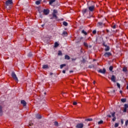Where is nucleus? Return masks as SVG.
Here are the masks:
<instances>
[{
	"instance_id": "nucleus-1",
	"label": "nucleus",
	"mask_w": 128,
	"mask_h": 128,
	"mask_svg": "<svg viewBox=\"0 0 128 128\" xmlns=\"http://www.w3.org/2000/svg\"><path fill=\"white\" fill-rule=\"evenodd\" d=\"M111 115H107V116H108V118H112V116L113 118L112 119V122H115L116 120V112H113L110 113Z\"/></svg>"
},
{
	"instance_id": "nucleus-2",
	"label": "nucleus",
	"mask_w": 128,
	"mask_h": 128,
	"mask_svg": "<svg viewBox=\"0 0 128 128\" xmlns=\"http://www.w3.org/2000/svg\"><path fill=\"white\" fill-rule=\"evenodd\" d=\"M12 76L16 80V82H18V77L16 76V73H14V72H12Z\"/></svg>"
},
{
	"instance_id": "nucleus-3",
	"label": "nucleus",
	"mask_w": 128,
	"mask_h": 128,
	"mask_svg": "<svg viewBox=\"0 0 128 128\" xmlns=\"http://www.w3.org/2000/svg\"><path fill=\"white\" fill-rule=\"evenodd\" d=\"M76 128H84V124L80 123V124H76Z\"/></svg>"
},
{
	"instance_id": "nucleus-4",
	"label": "nucleus",
	"mask_w": 128,
	"mask_h": 128,
	"mask_svg": "<svg viewBox=\"0 0 128 128\" xmlns=\"http://www.w3.org/2000/svg\"><path fill=\"white\" fill-rule=\"evenodd\" d=\"M6 6H10V4H12V0H8L6 2Z\"/></svg>"
},
{
	"instance_id": "nucleus-5",
	"label": "nucleus",
	"mask_w": 128,
	"mask_h": 128,
	"mask_svg": "<svg viewBox=\"0 0 128 128\" xmlns=\"http://www.w3.org/2000/svg\"><path fill=\"white\" fill-rule=\"evenodd\" d=\"M55 2H56V0H50L49 1V4H50V6H54Z\"/></svg>"
},
{
	"instance_id": "nucleus-6",
	"label": "nucleus",
	"mask_w": 128,
	"mask_h": 128,
	"mask_svg": "<svg viewBox=\"0 0 128 128\" xmlns=\"http://www.w3.org/2000/svg\"><path fill=\"white\" fill-rule=\"evenodd\" d=\"M112 56V53L110 52H106L104 54V56H105L106 58H108V56Z\"/></svg>"
},
{
	"instance_id": "nucleus-7",
	"label": "nucleus",
	"mask_w": 128,
	"mask_h": 128,
	"mask_svg": "<svg viewBox=\"0 0 128 128\" xmlns=\"http://www.w3.org/2000/svg\"><path fill=\"white\" fill-rule=\"evenodd\" d=\"M106 68H103V70L100 69L98 70V72H100V74H106Z\"/></svg>"
},
{
	"instance_id": "nucleus-8",
	"label": "nucleus",
	"mask_w": 128,
	"mask_h": 128,
	"mask_svg": "<svg viewBox=\"0 0 128 128\" xmlns=\"http://www.w3.org/2000/svg\"><path fill=\"white\" fill-rule=\"evenodd\" d=\"M43 14L46 16L48 14V9H44L43 10Z\"/></svg>"
},
{
	"instance_id": "nucleus-9",
	"label": "nucleus",
	"mask_w": 128,
	"mask_h": 128,
	"mask_svg": "<svg viewBox=\"0 0 128 128\" xmlns=\"http://www.w3.org/2000/svg\"><path fill=\"white\" fill-rule=\"evenodd\" d=\"M88 10L90 12H94V6H92L88 7Z\"/></svg>"
},
{
	"instance_id": "nucleus-10",
	"label": "nucleus",
	"mask_w": 128,
	"mask_h": 128,
	"mask_svg": "<svg viewBox=\"0 0 128 128\" xmlns=\"http://www.w3.org/2000/svg\"><path fill=\"white\" fill-rule=\"evenodd\" d=\"M111 80L113 82H116V76H114V75H112L111 77Z\"/></svg>"
},
{
	"instance_id": "nucleus-11",
	"label": "nucleus",
	"mask_w": 128,
	"mask_h": 128,
	"mask_svg": "<svg viewBox=\"0 0 128 128\" xmlns=\"http://www.w3.org/2000/svg\"><path fill=\"white\" fill-rule=\"evenodd\" d=\"M22 104L23 106H26V102L24 101V100H22L20 102Z\"/></svg>"
},
{
	"instance_id": "nucleus-12",
	"label": "nucleus",
	"mask_w": 128,
	"mask_h": 128,
	"mask_svg": "<svg viewBox=\"0 0 128 128\" xmlns=\"http://www.w3.org/2000/svg\"><path fill=\"white\" fill-rule=\"evenodd\" d=\"M104 24L102 23V22H98L97 24V26H104Z\"/></svg>"
},
{
	"instance_id": "nucleus-13",
	"label": "nucleus",
	"mask_w": 128,
	"mask_h": 128,
	"mask_svg": "<svg viewBox=\"0 0 128 128\" xmlns=\"http://www.w3.org/2000/svg\"><path fill=\"white\" fill-rule=\"evenodd\" d=\"M62 36H68V32H66V31L63 32Z\"/></svg>"
},
{
	"instance_id": "nucleus-14",
	"label": "nucleus",
	"mask_w": 128,
	"mask_h": 128,
	"mask_svg": "<svg viewBox=\"0 0 128 128\" xmlns=\"http://www.w3.org/2000/svg\"><path fill=\"white\" fill-rule=\"evenodd\" d=\"M2 115V106H0V116Z\"/></svg>"
},
{
	"instance_id": "nucleus-15",
	"label": "nucleus",
	"mask_w": 128,
	"mask_h": 128,
	"mask_svg": "<svg viewBox=\"0 0 128 128\" xmlns=\"http://www.w3.org/2000/svg\"><path fill=\"white\" fill-rule=\"evenodd\" d=\"M104 46H106V48H105L106 52H108L110 50V47L108 46H106V45H104Z\"/></svg>"
},
{
	"instance_id": "nucleus-16",
	"label": "nucleus",
	"mask_w": 128,
	"mask_h": 128,
	"mask_svg": "<svg viewBox=\"0 0 128 128\" xmlns=\"http://www.w3.org/2000/svg\"><path fill=\"white\" fill-rule=\"evenodd\" d=\"M42 1L40 0H38L36 2V4H37V6H38V4H40V2Z\"/></svg>"
},
{
	"instance_id": "nucleus-17",
	"label": "nucleus",
	"mask_w": 128,
	"mask_h": 128,
	"mask_svg": "<svg viewBox=\"0 0 128 128\" xmlns=\"http://www.w3.org/2000/svg\"><path fill=\"white\" fill-rule=\"evenodd\" d=\"M36 118H38V120L42 118V116L40 114H36Z\"/></svg>"
},
{
	"instance_id": "nucleus-18",
	"label": "nucleus",
	"mask_w": 128,
	"mask_h": 128,
	"mask_svg": "<svg viewBox=\"0 0 128 128\" xmlns=\"http://www.w3.org/2000/svg\"><path fill=\"white\" fill-rule=\"evenodd\" d=\"M48 68V64H45V65H43L42 66V68Z\"/></svg>"
},
{
	"instance_id": "nucleus-19",
	"label": "nucleus",
	"mask_w": 128,
	"mask_h": 128,
	"mask_svg": "<svg viewBox=\"0 0 128 128\" xmlns=\"http://www.w3.org/2000/svg\"><path fill=\"white\" fill-rule=\"evenodd\" d=\"M58 46H60V44H58V42H56L54 44V47L55 48H58Z\"/></svg>"
},
{
	"instance_id": "nucleus-20",
	"label": "nucleus",
	"mask_w": 128,
	"mask_h": 128,
	"mask_svg": "<svg viewBox=\"0 0 128 128\" xmlns=\"http://www.w3.org/2000/svg\"><path fill=\"white\" fill-rule=\"evenodd\" d=\"M86 122H92V118H87L85 120Z\"/></svg>"
},
{
	"instance_id": "nucleus-21",
	"label": "nucleus",
	"mask_w": 128,
	"mask_h": 128,
	"mask_svg": "<svg viewBox=\"0 0 128 128\" xmlns=\"http://www.w3.org/2000/svg\"><path fill=\"white\" fill-rule=\"evenodd\" d=\"M121 102H126V98H122Z\"/></svg>"
},
{
	"instance_id": "nucleus-22",
	"label": "nucleus",
	"mask_w": 128,
	"mask_h": 128,
	"mask_svg": "<svg viewBox=\"0 0 128 128\" xmlns=\"http://www.w3.org/2000/svg\"><path fill=\"white\" fill-rule=\"evenodd\" d=\"M82 34H85V36H86V34H88V33L86 31H84V30H82Z\"/></svg>"
},
{
	"instance_id": "nucleus-23",
	"label": "nucleus",
	"mask_w": 128,
	"mask_h": 128,
	"mask_svg": "<svg viewBox=\"0 0 128 128\" xmlns=\"http://www.w3.org/2000/svg\"><path fill=\"white\" fill-rule=\"evenodd\" d=\"M28 58H32V52H30L28 54Z\"/></svg>"
},
{
	"instance_id": "nucleus-24",
	"label": "nucleus",
	"mask_w": 128,
	"mask_h": 128,
	"mask_svg": "<svg viewBox=\"0 0 128 128\" xmlns=\"http://www.w3.org/2000/svg\"><path fill=\"white\" fill-rule=\"evenodd\" d=\"M70 56H68V55L65 56V60H70Z\"/></svg>"
},
{
	"instance_id": "nucleus-25",
	"label": "nucleus",
	"mask_w": 128,
	"mask_h": 128,
	"mask_svg": "<svg viewBox=\"0 0 128 128\" xmlns=\"http://www.w3.org/2000/svg\"><path fill=\"white\" fill-rule=\"evenodd\" d=\"M104 124V121L102 120H101L98 122V124Z\"/></svg>"
},
{
	"instance_id": "nucleus-26",
	"label": "nucleus",
	"mask_w": 128,
	"mask_h": 128,
	"mask_svg": "<svg viewBox=\"0 0 128 128\" xmlns=\"http://www.w3.org/2000/svg\"><path fill=\"white\" fill-rule=\"evenodd\" d=\"M84 46H86V48H88V43H86V42H84Z\"/></svg>"
},
{
	"instance_id": "nucleus-27",
	"label": "nucleus",
	"mask_w": 128,
	"mask_h": 128,
	"mask_svg": "<svg viewBox=\"0 0 128 128\" xmlns=\"http://www.w3.org/2000/svg\"><path fill=\"white\" fill-rule=\"evenodd\" d=\"M58 56H62V51H60V50L58 51Z\"/></svg>"
},
{
	"instance_id": "nucleus-28",
	"label": "nucleus",
	"mask_w": 128,
	"mask_h": 128,
	"mask_svg": "<svg viewBox=\"0 0 128 128\" xmlns=\"http://www.w3.org/2000/svg\"><path fill=\"white\" fill-rule=\"evenodd\" d=\"M66 64H62L60 66V68H62L64 66H66Z\"/></svg>"
},
{
	"instance_id": "nucleus-29",
	"label": "nucleus",
	"mask_w": 128,
	"mask_h": 128,
	"mask_svg": "<svg viewBox=\"0 0 128 128\" xmlns=\"http://www.w3.org/2000/svg\"><path fill=\"white\" fill-rule=\"evenodd\" d=\"M63 24H64L65 26H68V22H63Z\"/></svg>"
},
{
	"instance_id": "nucleus-30",
	"label": "nucleus",
	"mask_w": 128,
	"mask_h": 128,
	"mask_svg": "<svg viewBox=\"0 0 128 128\" xmlns=\"http://www.w3.org/2000/svg\"><path fill=\"white\" fill-rule=\"evenodd\" d=\"M122 70L125 72H128V70L126 68H123Z\"/></svg>"
},
{
	"instance_id": "nucleus-31",
	"label": "nucleus",
	"mask_w": 128,
	"mask_h": 128,
	"mask_svg": "<svg viewBox=\"0 0 128 128\" xmlns=\"http://www.w3.org/2000/svg\"><path fill=\"white\" fill-rule=\"evenodd\" d=\"M109 70H110V72H112V70H113V67H112V66H110L109 68Z\"/></svg>"
},
{
	"instance_id": "nucleus-32",
	"label": "nucleus",
	"mask_w": 128,
	"mask_h": 128,
	"mask_svg": "<svg viewBox=\"0 0 128 128\" xmlns=\"http://www.w3.org/2000/svg\"><path fill=\"white\" fill-rule=\"evenodd\" d=\"M126 110H128V108H126V107L124 108V110H123L124 112H126Z\"/></svg>"
},
{
	"instance_id": "nucleus-33",
	"label": "nucleus",
	"mask_w": 128,
	"mask_h": 128,
	"mask_svg": "<svg viewBox=\"0 0 128 128\" xmlns=\"http://www.w3.org/2000/svg\"><path fill=\"white\" fill-rule=\"evenodd\" d=\"M94 64H92L88 66L89 68H94Z\"/></svg>"
},
{
	"instance_id": "nucleus-34",
	"label": "nucleus",
	"mask_w": 128,
	"mask_h": 128,
	"mask_svg": "<svg viewBox=\"0 0 128 128\" xmlns=\"http://www.w3.org/2000/svg\"><path fill=\"white\" fill-rule=\"evenodd\" d=\"M52 16H53V18H56V14H52Z\"/></svg>"
},
{
	"instance_id": "nucleus-35",
	"label": "nucleus",
	"mask_w": 128,
	"mask_h": 128,
	"mask_svg": "<svg viewBox=\"0 0 128 128\" xmlns=\"http://www.w3.org/2000/svg\"><path fill=\"white\" fill-rule=\"evenodd\" d=\"M58 13V10H54V11H53V14H57Z\"/></svg>"
},
{
	"instance_id": "nucleus-36",
	"label": "nucleus",
	"mask_w": 128,
	"mask_h": 128,
	"mask_svg": "<svg viewBox=\"0 0 128 128\" xmlns=\"http://www.w3.org/2000/svg\"><path fill=\"white\" fill-rule=\"evenodd\" d=\"M118 124L116 123L114 124V128H118Z\"/></svg>"
},
{
	"instance_id": "nucleus-37",
	"label": "nucleus",
	"mask_w": 128,
	"mask_h": 128,
	"mask_svg": "<svg viewBox=\"0 0 128 128\" xmlns=\"http://www.w3.org/2000/svg\"><path fill=\"white\" fill-rule=\"evenodd\" d=\"M117 86L119 88H120V83H117Z\"/></svg>"
},
{
	"instance_id": "nucleus-38",
	"label": "nucleus",
	"mask_w": 128,
	"mask_h": 128,
	"mask_svg": "<svg viewBox=\"0 0 128 128\" xmlns=\"http://www.w3.org/2000/svg\"><path fill=\"white\" fill-rule=\"evenodd\" d=\"M86 10H87L86 9H84L83 10V14H86Z\"/></svg>"
},
{
	"instance_id": "nucleus-39",
	"label": "nucleus",
	"mask_w": 128,
	"mask_h": 128,
	"mask_svg": "<svg viewBox=\"0 0 128 128\" xmlns=\"http://www.w3.org/2000/svg\"><path fill=\"white\" fill-rule=\"evenodd\" d=\"M124 106L125 108H128V104H124Z\"/></svg>"
},
{
	"instance_id": "nucleus-40",
	"label": "nucleus",
	"mask_w": 128,
	"mask_h": 128,
	"mask_svg": "<svg viewBox=\"0 0 128 128\" xmlns=\"http://www.w3.org/2000/svg\"><path fill=\"white\" fill-rule=\"evenodd\" d=\"M92 34H96V30H94L92 32Z\"/></svg>"
},
{
	"instance_id": "nucleus-41",
	"label": "nucleus",
	"mask_w": 128,
	"mask_h": 128,
	"mask_svg": "<svg viewBox=\"0 0 128 128\" xmlns=\"http://www.w3.org/2000/svg\"><path fill=\"white\" fill-rule=\"evenodd\" d=\"M73 104H74V106H76V104H78V103L76 102H73Z\"/></svg>"
},
{
	"instance_id": "nucleus-42",
	"label": "nucleus",
	"mask_w": 128,
	"mask_h": 128,
	"mask_svg": "<svg viewBox=\"0 0 128 128\" xmlns=\"http://www.w3.org/2000/svg\"><path fill=\"white\" fill-rule=\"evenodd\" d=\"M128 120H127L126 122H125V125L126 126H128Z\"/></svg>"
},
{
	"instance_id": "nucleus-43",
	"label": "nucleus",
	"mask_w": 128,
	"mask_h": 128,
	"mask_svg": "<svg viewBox=\"0 0 128 128\" xmlns=\"http://www.w3.org/2000/svg\"><path fill=\"white\" fill-rule=\"evenodd\" d=\"M58 122H54V125H55V126H58Z\"/></svg>"
},
{
	"instance_id": "nucleus-44",
	"label": "nucleus",
	"mask_w": 128,
	"mask_h": 128,
	"mask_svg": "<svg viewBox=\"0 0 128 128\" xmlns=\"http://www.w3.org/2000/svg\"><path fill=\"white\" fill-rule=\"evenodd\" d=\"M82 62H86V60L83 58V60H82Z\"/></svg>"
},
{
	"instance_id": "nucleus-45",
	"label": "nucleus",
	"mask_w": 128,
	"mask_h": 128,
	"mask_svg": "<svg viewBox=\"0 0 128 128\" xmlns=\"http://www.w3.org/2000/svg\"><path fill=\"white\" fill-rule=\"evenodd\" d=\"M121 124H124V120H121Z\"/></svg>"
},
{
	"instance_id": "nucleus-46",
	"label": "nucleus",
	"mask_w": 128,
	"mask_h": 128,
	"mask_svg": "<svg viewBox=\"0 0 128 128\" xmlns=\"http://www.w3.org/2000/svg\"><path fill=\"white\" fill-rule=\"evenodd\" d=\"M62 73L63 74H66V70H62Z\"/></svg>"
},
{
	"instance_id": "nucleus-47",
	"label": "nucleus",
	"mask_w": 128,
	"mask_h": 128,
	"mask_svg": "<svg viewBox=\"0 0 128 128\" xmlns=\"http://www.w3.org/2000/svg\"><path fill=\"white\" fill-rule=\"evenodd\" d=\"M112 28H116V25H114L113 26H112Z\"/></svg>"
},
{
	"instance_id": "nucleus-48",
	"label": "nucleus",
	"mask_w": 128,
	"mask_h": 128,
	"mask_svg": "<svg viewBox=\"0 0 128 128\" xmlns=\"http://www.w3.org/2000/svg\"><path fill=\"white\" fill-rule=\"evenodd\" d=\"M120 94H122V90H120Z\"/></svg>"
},
{
	"instance_id": "nucleus-49",
	"label": "nucleus",
	"mask_w": 128,
	"mask_h": 128,
	"mask_svg": "<svg viewBox=\"0 0 128 128\" xmlns=\"http://www.w3.org/2000/svg\"><path fill=\"white\" fill-rule=\"evenodd\" d=\"M107 32H110V30H106Z\"/></svg>"
},
{
	"instance_id": "nucleus-50",
	"label": "nucleus",
	"mask_w": 128,
	"mask_h": 128,
	"mask_svg": "<svg viewBox=\"0 0 128 128\" xmlns=\"http://www.w3.org/2000/svg\"><path fill=\"white\" fill-rule=\"evenodd\" d=\"M64 94H66L65 92H62V96H64Z\"/></svg>"
},
{
	"instance_id": "nucleus-51",
	"label": "nucleus",
	"mask_w": 128,
	"mask_h": 128,
	"mask_svg": "<svg viewBox=\"0 0 128 128\" xmlns=\"http://www.w3.org/2000/svg\"><path fill=\"white\" fill-rule=\"evenodd\" d=\"M70 72H74V71H72V70H70Z\"/></svg>"
},
{
	"instance_id": "nucleus-52",
	"label": "nucleus",
	"mask_w": 128,
	"mask_h": 128,
	"mask_svg": "<svg viewBox=\"0 0 128 128\" xmlns=\"http://www.w3.org/2000/svg\"><path fill=\"white\" fill-rule=\"evenodd\" d=\"M82 38H83V37H81V38H80V40H82Z\"/></svg>"
},
{
	"instance_id": "nucleus-53",
	"label": "nucleus",
	"mask_w": 128,
	"mask_h": 128,
	"mask_svg": "<svg viewBox=\"0 0 128 128\" xmlns=\"http://www.w3.org/2000/svg\"><path fill=\"white\" fill-rule=\"evenodd\" d=\"M78 42H80L76 41V44H78Z\"/></svg>"
},
{
	"instance_id": "nucleus-54",
	"label": "nucleus",
	"mask_w": 128,
	"mask_h": 128,
	"mask_svg": "<svg viewBox=\"0 0 128 128\" xmlns=\"http://www.w3.org/2000/svg\"><path fill=\"white\" fill-rule=\"evenodd\" d=\"M50 76H52V73H50Z\"/></svg>"
},
{
	"instance_id": "nucleus-55",
	"label": "nucleus",
	"mask_w": 128,
	"mask_h": 128,
	"mask_svg": "<svg viewBox=\"0 0 128 128\" xmlns=\"http://www.w3.org/2000/svg\"><path fill=\"white\" fill-rule=\"evenodd\" d=\"M93 84H96V82L94 81V82H93Z\"/></svg>"
},
{
	"instance_id": "nucleus-56",
	"label": "nucleus",
	"mask_w": 128,
	"mask_h": 128,
	"mask_svg": "<svg viewBox=\"0 0 128 128\" xmlns=\"http://www.w3.org/2000/svg\"><path fill=\"white\" fill-rule=\"evenodd\" d=\"M126 89L128 90V84L127 85Z\"/></svg>"
},
{
	"instance_id": "nucleus-57",
	"label": "nucleus",
	"mask_w": 128,
	"mask_h": 128,
	"mask_svg": "<svg viewBox=\"0 0 128 128\" xmlns=\"http://www.w3.org/2000/svg\"><path fill=\"white\" fill-rule=\"evenodd\" d=\"M32 124H29V126H32Z\"/></svg>"
},
{
	"instance_id": "nucleus-58",
	"label": "nucleus",
	"mask_w": 128,
	"mask_h": 128,
	"mask_svg": "<svg viewBox=\"0 0 128 128\" xmlns=\"http://www.w3.org/2000/svg\"><path fill=\"white\" fill-rule=\"evenodd\" d=\"M44 26V24H43V25H42V26Z\"/></svg>"
},
{
	"instance_id": "nucleus-59",
	"label": "nucleus",
	"mask_w": 128,
	"mask_h": 128,
	"mask_svg": "<svg viewBox=\"0 0 128 128\" xmlns=\"http://www.w3.org/2000/svg\"><path fill=\"white\" fill-rule=\"evenodd\" d=\"M114 92H116V90H114Z\"/></svg>"
},
{
	"instance_id": "nucleus-60",
	"label": "nucleus",
	"mask_w": 128,
	"mask_h": 128,
	"mask_svg": "<svg viewBox=\"0 0 128 128\" xmlns=\"http://www.w3.org/2000/svg\"><path fill=\"white\" fill-rule=\"evenodd\" d=\"M90 48H92V46H90Z\"/></svg>"
}]
</instances>
